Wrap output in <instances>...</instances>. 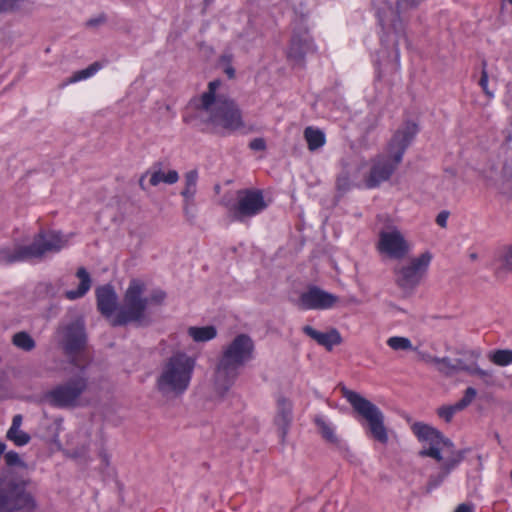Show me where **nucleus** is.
Instances as JSON below:
<instances>
[{"instance_id": "obj_17", "label": "nucleus", "mask_w": 512, "mask_h": 512, "mask_svg": "<svg viewBox=\"0 0 512 512\" xmlns=\"http://www.w3.org/2000/svg\"><path fill=\"white\" fill-rule=\"evenodd\" d=\"M464 459V451L453 452L450 455L443 456L440 462L441 467L439 472L430 475L427 490L432 491L439 487L443 481L448 477L452 470H454Z\"/></svg>"}, {"instance_id": "obj_31", "label": "nucleus", "mask_w": 512, "mask_h": 512, "mask_svg": "<svg viewBox=\"0 0 512 512\" xmlns=\"http://www.w3.org/2000/svg\"><path fill=\"white\" fill-rule=\"evenodd\" d=\"M491 362L498 366H508L512 364V350L499 349L489 355Z\"/></svg>"}, {"instance_id": "obj_7", "label": "nucleus", "mask_w": 512, "mask_h": 512, "mask_svg": "<svg viewBox=\"0 0 512 512\" xmlns=\"http://www.w3.org/2000/svg\"><path fill=\"white\" fill-rule=\"evenodd\" d=\"M341 393L354 411L367 422V435L381 444H387L389 437L383 412L374 403L345 386L341 388Z\"/></svg>"}, {"instance_id": "obj_47", "label": "nucleus", "mask_w": 512, "mask_h": 512, "mask_svg": "<svg viewBox=\"0 0 512 512\" xmlns=\"http://www.w3.org/2000/svg\"><path fill=\"white\" fill-rule=\"evenodd\" d=\"M104 21H105V18L103 16H100V17H97V18H94V19H90L87 22V25L91 26V27H96V26L102 24Z\"/></svg>"}, {"instance_id": "obj_26", "label": "nucleus", "mask_w": 512, "mask_h": 512, "mask_svg": "<svg viewBox=\"0 0 512 512\" xmlns=\"http://www.w3.org/2000/svg\"><path fill=\"white\" fill-rule=\"evenodd\" d=\"M304 138L307 142L308 149L311 151H315L322 146H324L326 142L325 134L322 130L318 128H314L312 126L306 127L304 130Z\"/></svg>"}, {"instance_id": "obj_49", "label": "nucleus", "mask_w": 512, "mask_h": 512, "mask_svg": "<svg viewBox=\"0 0 512 512\" xmlns=\"http://www.w3.org/2000/svg\"><path fill=\"white\" fill-rule=\"evenodd\" d=\"M147 176H150V174H146V172H145L144 174H142V175H141V177H140V179H139V186H140V188H141L143 191L147 190V187H146L145 182H144V181H145V178H146Z\"/></svg>"}, {"instance_id": "obj_4", "label": "nucleus", "mask_w": 512, "mask_h": 512, "mask_svg": "<svg viewBox=\"0 0 512 512\" xmlns=\"http://www.w3.org/2000/svg\"><path fill=\"white\" fill-rule=\"evenodd\" d=\"M196 358L177 351L162 363L156 378L155 387L164 397L182 396L189 388Z\"/></svg>"}, {"instance_id": "obj_36", "label": "nucleus", "mask_w": 512, "mask_h": 512, "mask_svg": "<svg viewBox=\"0 0 512 512\" xmlns=\"http://www.w3.org/2000/svg\"><path fill=\"white\" fill-rule=\"evenodd\" d=\"M476 395H477L476 389L473 387H468L465 390V393H464V396L462 397V399L457 402L458 408H461L463 410L466 407H468L473 402Z\"/></svg>"}, {"instance_id": "obj_8", "label": "nucleus", "mask_w": 512, "mask_h": 512, "mask_svg": "<svg viewBox=\"0 0 512 512\" xmlns=\"http://www.w3.org/2000/svg\"><path fill=\"white\" fill-rule=\"evenodd\" d=\"M411 429L417 439L424 444V448L419 451V456L421 457H430L437 462H441L443 456L460 451L455 449L450 439L430 425L416 422L412 425Z\"/></svg>"}, {"instance_id": "obj_15", "label": "nucleus", "mask_w": 512, "mask_h": 512, "mask_svg": "<svg viewBox=\"0 0 512 512\" xmlns=\"http://www.w3.org/2000/svg\"><path fill=\"white\" fill-rule=\"evenodd\" d=\"M339 301L338 296L329 293L318 286H310L302 292L296 302L301 310H329Z\"/></svg>"}, {"instance_id": "obj_1", "label": "nucleus", "mask_w": 512, "mask_h": 512, "mask_svg": "<svg viewBox=\"0 0 512 512\" xmlns=\"http://www.w3.org/2000/svg\"><path fill=\"white\" fill-rule=\"evenodd\" d=\"M146 285L140 279H132L125 291L123 304L118 308V296L111 285L96 289L97 308L102 315L111 318L113 326L128 323H140L145 319L149 306L161 305L166 293L162 289H154L145 295Z\"/></svg>"}, {"instance_id": "obj_9", "label": "nucleus", "mask_w": 512, "mask_h": 512, "mask_svg": "<svg viewBox=\"0 0 512 512\" xmlns=\"http://www.w3.org/2000/svg\"><path fill=\"white\" fill-rule=\"evenodd\" d=\"M36 506L23 485L12 479H0V512H33Z\"/></svg>"}, {"instance_id": "obj_46", "label": "nucleus", "mask_w": 512, "mask_h": 512, "mask_svg": "<svg viewBox=\"0 0 512 512\" xmlns=\"http://www.w3.org/2000/svg\"><path fill=\"white\" fill-rule=\"evenodd\" d=\"M349 179L346 176H341L337 179V186L340 190L348 189Z\"/></svg>"}, {"instance_id": "obj_39", "label": "nucleus", "mask_w": 512, "mask_h": 512, "mask_svg": "<svg viewBox=\"0 0 512 512\" xmlns=\"http://www.w3.org/2000/svg\"><path fill=\"white\" fill-rule=\"evenodd\" d=\"M194 207H195L194 199L191 201H187V199H183V212L189 220H192L195 217Z\"/></svg>"}, {"instance_id": "obj_50", "label": "nucleus", "mask_w": 512, "mask_h": 512, "mask_svg": "<svg viewBox=\"0 0 512 512\" xmlns=\"http://www.w3.org/2000/svg\"><path fill=\"white\" fill-rule=\"evenodd\" d=\"M420 356H421L422 360H424L427 363H431V364H433V361L429 358H437L436 356H432L427 353H421Z\"/></svg>"}, {"instance_id": "obj_43", "label": "nucleus", "mask_w": 512, "mask_h": 512, "mask_svg": "<svg viewBox=\"0 0 512 512\" xmlns=\"http://www.w3.org/2000/svg\"><path fill=\"white\" fill-rule=\"evenodd\" d=\"M447 219H448V213L445 211L440 212L436 217V223L440 227H446L447 225Z\"/></svg>"}, {"instance_id": "obj_20", "label": "nucleus", "mask_w": 512, "mask_h": 512, "mask_svg": "<svg viewBox=\"0 0 512 512\" xmlns=\"http://www.w3.org/2000/svg\"><path fill=\"white\" fill-rule=\"evenodd\" d=\"M30 261L26 245L13 244L0 246V266Z\"/></svg>"}, {"instance_id": "obj_34", "label": "nucleus", "mask_w": 512, "mask_h": 512, "mask_svg": "<svg viewBox=\"0 0 512 512\" xmlns=\"http://www.w3.org/2000/svg\"><path fill=\"white\" fill-rule=\"evenodd\" d=\"M463 368L466 369V372H468L469 374L479 376L481 379H483L485 384H487V385L494 384L492 371L483 370L477 364L475 367H469V368L463 367Z\"/></svg>"}, {"instance_id": "obj_42", "label": "nucleus", "mask_w": 512, "mask_h": 512, "mask_svg": "<svg viewBox=\"0 0 512 512\" xmlns=\"http://www.w3.org/2000/svg\"><path fill=\"white\" fill-rule=\"evenodd\" d=\"M503 262L505 268L509 271H512V245L508 246L503 255Z\"/></svg>"}, {"instance_id": "obj_13", "label": "nucleus", "mask_w": 512, "mask_h": 512, "mask_svg": "<svg viewBox=\"0 0 512 512\" xmlns=\"http://www.w3.org/2000/svg\"><path fill=\"white\" fill-rule=\"evenodd\" d=\"M432 260L430 252H424L412 258L408 263L395 268L396 283L406 291H412L419 285Z\"/></svg>"}, {"instance_id": "obj_21", "label": "nucleus", "mask_w": 512, "mask_h": 512, "mask_svg": "<svg viewBox=\"0 0 512 512\" xmlns=\"http://www.w3.org/2000/svg\"><path fill=\"white\" fill-rule=\"evenodd\" d=\"M292 420V405L285 398H279L277 401V414L275 424L277 425L282 440L285 438Z\"/></svg>"}, {"instance_id": "obj_51", "label": "nucleus", "mask_w": 512, "mask_h": 512, "mask_svg": "<svg viewBox=\"0 0 512 512\" xmlns=\"http://www.w3.org/2000/svg\"><path fill=\"white\" fill-rule=\"evenodd\" d=\"M509 174L512 176V163L507 166Z\"/></svg>"}, {"instance_id": "obj_18", "label": "nucleus", "mask_w": 512, "mask_h": 512, "mask_svg": "<svg viewBox=\"0 0 512 512\" xmlns=\"http://www.w3.org/2000/svg\"><path fill=\"white\" fill-rule=\"evenodd\" d=\"M314 48L313 41L305 29L303 32L294 33L288 50V57L295 62H302L306 53Z\"/></svg>"}, {"instance_id": "obj_5", "label": "nucleus", "mask_w": 512, "mask_h": 512, "mask_svg": "<svg viewBox=\"0 0 512 512\" xmlns=\"http://www.w3.org/2000/svg\"><path fill=\"white\" fill-rule=\"evenodd\" d=\"M417 133L418 126L413 122L405 123L395 132L388 145V155L379 156L374 160L370 173L365 179L367 188H376L391 177Z\"/></svg>"}, {"instance_id": "obj_23", "label": "nucleus", "mask_w": 512, "mask_h": 512, "mask_svg": "<svg viewBox=\"0 0 512 512\" xmlns=\"http://www.w3.org/2000/svg\"><path fill=\"white\" fill-rule=\"evenodd\" d=\"M22 424V416L14 415L12 424L6 433V438L17 446H24L29 443L31 437L28 433L20 429Z\"/></svg>"}, {"instance_id": "obj_32", "label": "nucleus", "mask_w": 512, "mask_h": 512, "mask_svg": "<svg viewBox=\"0 0 512 512\" xmlns=\"http://www.w3.org/2000/svg\"><path fill=\"white\" fill-rule=\"evenodd\" d=\"M387 345L395 351L412 350V342L407 337L392 336L387 339Z\"/></svg>"}, {"instance_id": "obj_38", "label": "nucleus", "mask_w": 512, "mask_h": 512, "mask_svg": "<svg viewBox=\"0 0 512 512\" xmlns=\"http://www.w3.org/2000/svg\"><path fill=\"white\" fill-rule=\"evenodd\" d=\"M479 85L481 86L482 90L484 91V93L489 98H493L494 97V92L490 91L489 88H488V73L486 71V63L485 62H483V69H482V72H481V77H480V80H479Z\"/></svg>"}, {"instance_id": "obj_11", "label": "nucleus", "mask_w": 512, "mask_h": 512, "mask_svg": "<svg viewBox=\"0 0 512 512\" xmlns=\"http://www.w3.org/2000/svg\"><path fill=\"white\" fill-rule=\"evenodd\" d=\"M88 379L84 366L66 383L57 385L46 394L49 403L58 408L75 407L81 394L87 389Z\"/></svg>"}, {"instance_id": "obj_29", "label": "nucleus", "mask_w": 512, "mask_h": 512, "mask_svg": "<svg viewBox=\"0 0 512 512\" xmlns=\"http://www.w3.org/2000/svg\"><path fill=\"white\" fill-rule=\"evenodd\" d=\"M103 65L100 62H94L90 64L87 68L76 71L70 78H68L63 84L62 87H65L70 84H74L79 81L86 80L92 76H94L100 69H102Z\"/></svg>"}, {"instance_id": "obj_52", "label": "nucleus", "mask_w": 512, "mask_h": 512, "mask_svg": "<svg viewBox=\"0 0 512 512\" xmlns=\"http://www.w3.org/2000/svg\"><path fill=\"white\" fill-rule=\"evenodd\" d=\"M227 73L229 74L230 77H233V75H234L233 69H228Z\"/></svg>"}, {"instance_id": "obj_12", "label": "nucleus", "mask_w": 512, "mask_h": 512, "mask_svg": "<svg viewBox=\"0 0 512 512\" xmlns=\"http://www.w3.org/2000/svg\"><path fill=\"white\" fill-rule=\"evenodd\" d=\"M376 247L379 254L395 260L405 258L411 251V244L406 236L394 225L380 230Z\"/></svg>"}, {"instance_id": "obj_28", "label": "nucleus", "mask_w": 512, "mask_h": 512, "mask_svg": "<svg viewBox=\"0 0 512 512\" xmlns=\"http://www.w3.org/2000/svg\"><path fill=\"white\" fill-rule=\"evenodd\" d=\"M198 182V171L193 169L185 173L184 175V188L181 191V196L187 201H191L195 198L197 192Z\"/></svg>"}, {"instance_id": "obj_24", "label": "nucleus", "mask_w": 512, "mask_h": 512, "mask_svg": "<svg viewBox=\"0 0 512 512\" xmlns=\"http://www.w3.org/2000/svg\"><path fill=\"white\" fill-rule=\"evenodd\" d=\"M76 276L79 278L80 283L76 290L66 291L65 296L69 300H76L83 297L91 287L90 275L84 267L77 270Z\"/></svg>"}, {"instance_id": "obj_19", "label": "nucleus", "mask_w": 512, "mask_h": 512, "mask_svg": "<svg viewBox=\"0 0 512 512\" xmlns=\"http://www.w3.org/2000/svg\"><path fill=\"white\" fill-rule=\"evenodd\" d=\"M302 331L328 351H331L334 346L342 343V337L336 328H331L328 332H320L310 325H305Z\"/></svg>"}, {"instance_id": "obj_25", "label": "nucleus", "mask_w": 512, "mask_h": 512, "mask_svg": "<svg viewBox=\"0 0 512 512\" xmlns=\"http://www.w3.org/2000/svg\"><path fill=\"white\" fill-rule=\"evenodd\" d=\"M187 334L196 343H205L213 340L217 336V329L213 325L208 326H190L187 329Z\"/></svg>"}, {"instance_id": "obj_27", "label": "nucleus", "mask_w": 512, "mask_h": 512, "mask_svg": "<svg viewBox=\"0 0 512 512\" xmlns=\"http://www.w3.org/2000/svg\"><path fill=\"white\" fill-rule=\"evenodd\" d=\"M314 423L319 429L322 437L331 444H337L338 443V437L335 432L334 425L327 421L324 416L317 415L314 418Z\"/></svg>"}, {"instance_id": "obj_16", "label": "nucleus", "mask_w": 512, "mask_h": 512, "mask_svg": "<svg viewBox=\"0 0 512 512\" xmlns=\"http://www.w3.org/2000/svg\"><path fill=\"white\" fill-rule=\"evenodd\" d=\"M63 347L67 354L73 355L81 351L86 343V335L83 323L75 321L63 329Z\"/></svg>"}, {"instance_id": "obj_45", "label": "nucleus", "mask_w": 512, "mask_h": 512, "mask_svg": "<svg viewBox=\"0 0 512 512\" xmlns=\"http://www.w3.org/2000/svg\"><path fill=\"white\" fill-rule=\"evenodd\" d=\"M454 512H474V505L469 503H462L456 507Z\"/></svg>"}, {"instance_id": "obj_37", "label": "nucleus", "mask_w": 512, "mask_h": 512, "mask_svg": "<svg viewBox=\"0 0 512 512\" xmlns=\"http://www.w3.org/2000/svg\"><path fill=\"white\" fill-rule=\"evenodd\" d=\"M480 356V354L478 352H470V357L473 359V361H471V363H466L464 360L462 359H458L456 360V362L454 363V365L456 366L455 367V373L456 372H459V371H465L466 372V369H464L463 367H475L476 366V361L478 359V357Z\"/></svg>"}, {"instance_id": "obj_14", "label": "nucleus", "mask_w": 512, "mask_h": 512, "mask_svg": "<svg viewBox=\"0 0 512 512\" xmlns=\"http://www.w3.org/2000/svg\"><path fill=\"white\" fill-rule=\"evenodd\" d=\"M68 243L67 237L55 230H41L26 245L30 261L41 260L48 254L60 252Z\"/></svg>"}, {"instance_id": "obj_44", "label": "nucleus", "mask_w": 512, "mask_h": 512, "mask_svg": "<svg viewBox=\"0 0 512 512\" xmlns=\"http://www.w3.org/2000/svg\"><path fill=\"white\" fill-rule=\"evenodd\" d=\"M99 458L101 459L102 465L108 467L110 464V456L104 448L99 450Z\"/></svg>"}, {"instance_id": "obj_2", "label": "nucleus", "mask_w": 512, "mask_h": 512, "mask_svg": "<svg viewBox=\"0 0 512 512\" xmlns=\"http://www.w3.org/2000/svg\"><path fill=\"white\" fill-rule=\"evenodd\" d=\"M220 80L209 82L208 89L200 97L190 100L183 119L186 123L200 127L203 131L232 133L244 127L237 105L224 96L216 94Z\"/></svg>"}, {"instance_id": "obj_30", "label": "nucleus", "mask_w": 512, "mask_h": 512, "mask_svg": "<svg viewBox=\"0 0 512 512\" xmlns=\"http://www.w3.org/2000/svg\"><path fill=\"white\" fill-rule=\"evenodd\" d=\"M12 344L20 350L30 352L36 347L35 340L26 331H19L12 336Z\"/></svg>"}, {"instance_id": "obj_6", "label": "nucleus", "mask_w": 512, "mask_h": 512, "mask_svg": "<svg viewBox=\"0 0 512 512\" xmlns=\"http://www.w3.org/2000/svg\"><path fill=\"white\" fill-rule=\"evenodd\" d=\"M372 5L376 10V16L383 31L381 42L387 47L389 45L394 47V58L396 66L399 68V45L401 42L408 43L404 24L390 0H372Z\"/></svg>"}, {"instance_id": "obj_22", "label": "nucleus", "mask_w": 512, "mask_h": 512, "mask_svg": "<svg viewBox=\"0 0 512 512\" xmlns=\"http://www.w3.org/2000/svg\"><path fill=\"white\" fill-rule=\"evenodd\" d=\"M162 168V162L158 161L153 163V165L146 171V174H150L149 183L151 186H157L161 182L172 185L179 180V174L176 170H170L167 173H164Z\"/></svg>"}, {"instance_id": "obj_40", "label": "nucleus", "mask_w": 512, "mask_h": 512, "mask_svg": "<svg viewBox=\"0 0 512 512\" xmlns=\"http://www.w3.org/2000/svg\"><path fill=\"white\" fill-rule=\"evenodd\" d=\"M5 462L8 466H16L21 463V459L17 452L8 451L4 454Z\"/></svg>"}, {"instance_id": "obj_33", "label": "nucleus", "mask_w": 512, "mask_h": 512, "mask_svg": "<svg viewBox=\"0 0 512 512\" xmlns=\"http://www.w3.org/2000/svg\"><path fill=\"white\" fill-rule=\"evenodd\" d=\"M433 364L437 367L438 371L444 375L450 376L455 373L454 362L448 357L443 358H430Z\"/></svg>"}, {"instance_id": "obj_41", "label": "nucleus", "mask_w": 512, "mask_h": 512, "mask_svg": "<svg viewBox=\"0 0 512 512\" xmlns=\"http://www.w3.org/2000/svg\"><path fill=\"white\" fill-rule=\"evenodd\" d=\"M249 147L254 151H263L266 149V141L263 138H254L250 141Z\"/></svg>"}, {"instance_id": "obj_35", "label": "nucleus", "mask_w": 512, "mask_h": 512, "mask_svg": "<svg viewBox=\"0 0 512 512\" xmlns=\"http://www.w3.org/2000/svg\"><path fill=\"white\" fill-rule=\"evenodd\" d=\"M461 408H458V404L450 406H443L438 409L439 417L443 418L446 422H450L455 415V413L461 411Z\"/></svg>"}, {"instance_id": "obj_10", "label": "nucleus", "mask_w": 512, "mask_h": 512, "mask_svg": "<svg viewBox=\"0 0 512 512\" xmlns=\"http://www.w3.org/2000/svg\"><path fill=\"white\" fill-rule=\"evenodd\" d=\"M222 203L232 214L233 219L239 222L254 217L267 208L263 192L258 189L238 190L235 203L226 202L225 199Z\"/></svg>"}, {"instance_id": "obj_48", "label": "nucleus", "mask_w": 512, "mask_h": 512, "mask_svg": "<svg viewBox=\"0 0 512 512\" xmlns=\"http://www.w3.org/2000/svg\"><path fill=\"white\" fill-rule=\"evenodd\" d=\"M501 10L508 11L512 14V0H502Z\"/></svg>"}, {"instance_id": "obj_3", "label": "nucleus", "mask_w": 512, "mask_h": 512, "mask_svg": "<svg viewBox=\"0 0 512 512\" xmlns=\"http://www.w3.org/2000/svg\"><path fill=\"white\" fill-rule=\"evenodd\" d=\"M254 352V341L245 333L236 335L222 348L215 371V383L220 390L230 388L240 369L254 358Z\"/></svg>"}]
</instances>
